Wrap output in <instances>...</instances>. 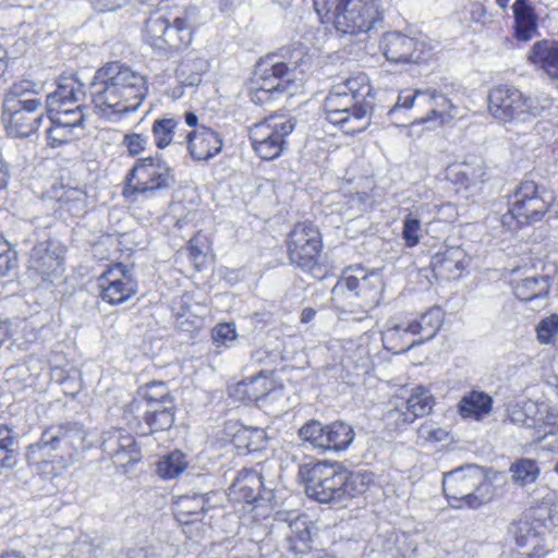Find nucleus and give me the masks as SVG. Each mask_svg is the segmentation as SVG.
<instances>
[{"instance_id":"nucleus-55","label":"nucleus","mask_w":558,"mask_h":558,"mask_svg":"<svg viewBox=\"0 0 558 558\" xmlns=\"http://www.w3.org/2000/svg\"><path fill=\"white\" fill-rule=\"evenodd\" d=\"M123 144L131 156H137L148 146V137L140 133L125 134Z\"/></svg>"},{"instance_id":"nucleus-46","label":"nucleus","mask_w":558,"mask_h":558,"mask_svg":"<svg viewBox=\"0 0 558 558\" xmlns=\"http://www.w3.org/2000/svg\"><path fill=\"white\" fill-rule=\"evenodd\" d=\"M211 338L217 349L234 345L238 333L233 323H221L211 330Z\"/></svg>"},{"instance_id":"nucleus-12","label":"nucleus","mask_w":558,"mask_h":558,"mask_svg":"<svg viewBox=\"0 0 558 558\" xmlns=\"http://www.w3.org/2000/svg\"><path fill=\"white\" fill-rule=\"evenodd\" d=\"M73 87H63L56 95H48L46 111L49 114L51 125L47 130V142L51 147H58L71 142L77 136L75 130L83 128L84 113L78 107L63 109L61 99L73 97Z\"/></svg>"},{"instance_id":"nucleus-29","label":"nucleus","mask_w":558,"mask_h":558,"mask_svg":"<svg viewBox=\"0 0 558 558\" xmlns=\"http://www.w3.org/2000/svg\"><path fill=\"white\" fill-rule=\"evenodd\" d=\"M282 391V387H275L274 380L266 372H260L255 376L245 378L231 388V396L245 402H259L277 396Z\"/></svg>"},{"instance_id":"nucleus-11","label":"nucleus","mask_w":558,"mask_h":558,"mask_svg":"<svg viewBox=\"0 0 558 558\" xmlns=\"http://www.w3.org/2000/svg\"><path fill=\"white\" fill-rule=\"evenodd\" d=\"M174 182L173 170L159 158L136 160L126 175L123 195L133 201L138 196L153 197L156 192L168 189Z\"/></svg>"},{"instance_id":"nucleus-21","label":"nucleus","mask_w":558,"mask_h":558,"mask_svg":"<svg viewBox=\"0 0 558 558\" xmlns=\"http://www.w3.org/2000/svg\"><path fill=\"white\" fill-rule=\"evenodd\" d=\"M458 84L444 80L437 87H429L424 97L434 104V108L417 124H426L428 129L449 123L458 114V107L452 104L450 96L458 90Z\"/></svg>"},{"instance_id":"nucleus-28","label":"nucleus","mask_w":558,"mask_h":558,"mask_svg":"<svg viewBox=\"0 0 558 558\" xmlns=\"http://www.w3.org/2000/svg\"><path fill=\"white\" fill-rule=\"evenodd\" d=\"M549 289V278L544 275L531 274L512 280L513 294L522 302L531 304L534 311L546 306Z\"/></svg>"},{"instance_id":"nucleus-16","label":"nucleus","mask_w":558,"mask_h":558,"mask_svg":"<svg viewBox=\"0 0 558 558\" xmlns=\"http://www.w3.org/2000/svg\"><path fill=\"white\" fill-rule=\"evenodd\" d=\"M323 240L318 228L312 222L296 223L289 234L288 254L292 264L315 275Z\"/></svg>"},{"instance_id":"nucleus-54","label":"nucleus","mask_w":558,"mask_h":558,"mask_svg":"<svg viewBox=\"0 0 558 558\" xmlns=\"http://www.w3.org/2000/svg\"><path fill=\"white\" fill-rule=\"evenodd\" d=\"M417 434L421 439L430 442L444 441L448 436L446 429L428 422H425L420 426Z\"/></svg>"},{"instance_id":"nucleus-1","label":"nucleus","mask_w":558,"mask_h":558,"mask_svg":"<svg viewBox=\"0 0 558 558\" xmlns=\"http://www.w3.org/2000/svg\"><path fill=\"white\" fill-rule=\"evenodd\" d=\"M146 90L145 77L120 62L98 69L89 85L95 111L112 121L137 110Z\"/></svg>"},{"instance_id":"nucleus-19","label":"nucleus","mask_w":558,"mask_h":558,"mask_svg":"<svg viewBox=\"0 0 558 558\" xmlns=\"http://www.w3.org/2000/svg\"><path fill=\"white\" fill-rule=\"evenodd\" d=\"M386 59L393 63H421L432 56V46L423 37L388 32L380 40Z\"/></svg>"},{"instance_id":"nucleus-23","label":"nucleus","mask_w":558,"mask_h":558,"mask_svg":"<svg viewBox=\"0 0 558 558\" xmlns=\"http://www.w3.org/2000/svg\"><path fill=\"white\" fill-rule=\"evenodd\" d=\"M447 178L458 187V192L463 191L466 197L472 196L480 193L487 181V167L482 157L471 156L461 162L450 165Z\"/></svg>"},{"instance_id":"nucleus-14","label":"nucleus","mask_w":558,"mask_h":558,"mask_svg":"<svg viewBox=\"0 0 558 558\" xmlns=\"http://www.w3.org/2000/svg\"><path fill=\"white\" fill-rule=\"evenodd\" d=\"M488 111L500 122L526 121L538 113L534 98L509 85H498L488 93Z\"/></svg>"},{"instance_id":"nucleus-63","label":"nucleus","mask_w":558,"mask_h":558,"mask_svg":"<svg viewBox=\"0 0 558 558\" xmlns=\"http://www.w3.org/2000/svg\"><path fill=\"white\" fill-rule=\"evenodd\" d=\"M315 314H316V312L313 308H311V307L304 308L301 314V322L302 323L311 322L315 317Z\"/></svg>"},{"instance_id":"nucleus-53","label":"nucleus","mask_w":558,"mask_h":558,"mask_svg":"<svg viewBox=\"0 0 558 558\" xmlns=\"http://www.w3.org/2000/svg\"><path fill=\"white\" fill-rule=\"evenodd\" d=\"M16 252L13 251L7 241L0 242V276H7L16 267Z\"/></svg>"},{"instance_id":"nucleus-8","label":"nucleus","mask_w":558,"mask_h":558,"mask_svg":"<svg viewBox=\"0 0 558 558\" xmlns=\"http://www.w3.org/2000/svg\"><path fill=\"white\" fill-rule=\"evenodd\" d=\"M199 25V11L194 5L186 7L172 20L150 16L145 25V40L157 51L180 52L192 44Z\"/></svg>"},{"instance_id":"nucleus-45","label":"nucleus","mask_w":558,"mask_h":558,"mask_svg":"<svg viewBox=\"0 0 558 558\" xmlns=\"http://www.w3.org/2000/svg\"><path fill=\"white\" fill-rule=\"evenodd\" d=\"M187 466L184 453L174 450L163 456L157 463V472L163 478H174L179 476Z\"/></svg>"},{"instance_id":"nucleus-3","label":"nucleus","mask_w":558,"mask_h":558,"mask_svg":"<svg viewBox=\"0 0 558 558\" xmlns=\"http://www.w3.org/2000/svg\"><path fill=\"white\" fill-rule=\"evenodd\" d=\"M311 56L303 48H295L288 62L260 60L251 78L254 102H264L275 95L286 93L293 96L302 87L304 73L311 65Z\"/></svg>"},{"instance_id":"nucleus-20","label":"nucleus","mask_w":558,"mask_h":558,"mask_svg":"<svg viewBox=\"0 0 558 558\" xmlns=\"http://www.w3.org/2000/svg\"><path fill=\"white\" fill-rule=\"evenodd\" d=\"M101 299L111 304H121L137 292V281L133 278L128 266L118 263L110 266L98 278Z\"/></svg>"},{"instance_id":"nucleus-41","label":"nucleus","mask_w":558,"mask_h":558,"mask_svg":"<svg viewBox=\"0 0 558 558\" xmlns=\"http://www.w3.org/2000/svg\"><path fill=\"white\" fill-rule=\"evenodd\" d=\"M7 383L16 390H24L36 384L34 361H24L7 368L4 373Z\"/></svg>"},{"instance_id":"nucleus-30","label":"nucleus","mask_w":558,"mask_h":558,"mask_svg":"<svg viewBox=\"0 0 558 558\" xmlns=\"http://www.w3.org/2000/svg\"><path fill=\"white\" fill-rule=\"evenodd\" d=\"M529 64L541 70L550 80L558 81V41L541 39L526 53Z\"/></svg>"},{"instance_id":"nucleus-22","label":"nucleus","mask_w":558,"mask_h":558,"mask_svg":"<svg viewBox=\"0 0 558 558\" xmlns=\"http://www.w3.org/2000/svg\"><path fill=\"white\" fill-rule=\"evenodd\" d=\"M556 416L548 411L545 404L535 402H525L521 408L512 410L510 420L514 424L521 425L527 429H532V437L535 441H541L558 433Z\"/></svg>"},{"instance_id":"nucleus-4","label":"nucleus","mask_w":558,"mask_h":558,"mask_svg":"<svg viewBox=\"0 0 558 558\" xmlns=\"http://www.w3.org/2000/svg\"><path fill=\"white\" fill-rule=\"evenodd\" d=\"M369 93L364 75L335 84L325 99L326 119L347 134L362 132L369 120L371 106L365 101Z\"/></svg>"},{"instance_id":"nucleus-5","label":"nucleus","mask_w":558,"mask_h":558,"mask_svg":"<svg viewBox=\"0 0 558 558\" xmlns=\"http://www.w3.org/2000/svg\"><path fill=\"white\" fill-rule=\"evenodd\" d=\"M384 282L379 271L360 265L348 267L332 289V300L342 302V312L353 314V320L368 317L381 300Z\"/></svg>"},{"instance_id":"nucleus-37","label":"nucleus","mask_w":558,"mask_h":558,"mask_svg":"<svg viewBox=\"0 0 558 558\" xmlns=\"http://www.w3.org/2000/svg\"><path fill=\"white\" fill-rule=\"evenodd\" d=\"M514 34L520 41L530 40L537 33V16L527 0H517L513 5Z\"/></svg>"},{"instance_id":"nucleus-48","label":"nucleus","mask_w":558,"mask_h":558,"mask_svg":"<svg viewBox=\"0 0 558 558\" xmlns=\"http://www.w3.org/2000/svg\"><path fill=\"white\" fill-rule=\"evenodd\" d=\"M402 239L407 247H414L420 243L422 238V221L409 216L408 214L402 221Z\"/></svg>"},{"instance_id":"nucleus-64","label":"nucleus","mask_w":558,"mask_h":558,"mask_svg":"<svg viewBox=\"0 0 558 558\" xmlns=\"http://www.w3.org/2000/svg\"><path fill=\"white\" fill-rule=\"evenodd\" d=\"M147 411H146V414H155V413H158V412H162V409H163V404L161 402H153V403H147Z\"/></svg>"},{"instance_id":"nucleus-56","label":"nucleus","mask_w":558,"mask_h":558,"mask_svg":"<svg viewBox=\"0 0 558 558\" xmlns=\"http://www.w3.org/2000/svg\"><path fill=\"white\" fill-rule=\"evenodd\" d=\"M94 8L100 12L114 11L124 5L128 0H90Z\"/></svg>"},{"instance_id":"nucleus-40","label":"nucleus","mask_w":558,"mask_h":558,"mask_svg":"<svg viewBox=\"0 0 558 558\" xmlns=\"http://www.w3.org/2000/svg\"><path fill=\"white\" fill-rule=\"evenodd\" d=\"M56 198L60 208L72 216H81L86 211L87 194L80 186H62L60 192H56Z\"/></svg>"},{"instance_id":"nucleus-33","label":"nucleus","mask_w":558,"mask_h":558,"mask_svg":"<svg viewBox=\"0 0 558 558\" xmlns=\"http://www.w3.org/2000/svg\"><path fill=\"white\" fill-rule=\"evenodd\" d=\"M434 405V398L430 391L422 386H417L407 399L404 410L390 412L391 416H397V425L413 423L417 417H422L430 412Z\"/></svg>"},{"instance_id":"nucleus-42","label":"nucleus","mask_w":558,"mask_h":558,"mask_svg":"<svg viewBox=\"0 0 558 558\" xmlns=\"http://www.w3.org/2000/svg\"><path fill=\"white\" fill-rule=\"evenodd\" d=\"M179 121L173 118L156 119L151 125L153 140L158 149L175 143Z\"/></svg>"},{"instance_id":"nucleus-59","label":"nucleus","mask_w":558,"mask_h":558,"mask_svg":"<svg viewBox=\"0 0 558 558\" xmlns=\"http://www.w3.org/2000/svg\"><path fill=\"white\" fill-rule=\"evenodd\" d=\"M1 456H2V458H1L0 468L11 469L16 464V457L13 453L12 448L3 449V453Z\"/></svg>"},{"instance_id":"nucleus-39","label":"nucleus","mask_w":558,"mask_h":558,"mask_svg":"<svg viewBox=\"0 0 558 558\" xmlns=\"http://www.w3.org/2000/svg\"><path fill=\"white\" fill-rule=\"evenodd\" d=\"M493 399L483 391H471L459 403V413L464 418L481 421L492 411Z\"/></svg>"},{"instance_id":"nucleus-13","label":"nucleus","mask_w":558,"mask_h":558,"mask_svg":"<svg viewBox=\"0 0 558 558\" xmlns=\"http://www.w3.org/2000/svg\"><path fill=\"white\" fill-rule=\"evenodd\" d=\"M294 128V119L282 114L269 116L253 124L250 128V140L254 151L264 160L278 158Z\"/></svg>"},{"instance_id":"nucleus-50","label":"nucleus","mask_w":558,"mask_h":558,"mask_svg":"<svg viewBox=\"0 0 558 558\" xmlns=\"http://www.w3.org/2000/svg\"><path fill=\"white\" fill-rule=\"evenodd\" d=\"M558 333V315L553 314L543 318L536 326V335L538 342L549 344Z\"/></svg>"},{"instance_id":"nucleus-7","label":"nucleus","mask_w":558,"mask_h":558,"mask_svg":"<svg viewBox=\"0 0 558 558\" xmlns=\"http://www.w3.org/2000/svg\"><path fill=\"white\" fill-rule=\"evenodd\" d=\"M36 87V83L22 80L4 94L2 121L10 136L29 137L38 131L45 109L41 99L34 96Z\"/></svg>"},{"instance_id":"nucleus-9","label":"nucleus","mask_w":558,"mask_h":558,"mask_svg":"<svg viewBox=\"0 0 558 558\" xmlns=\"http://www.w3.org/2000/svg\"><path fill=\"white\" fill-rule=\"evenodd\" d=\"M322 19L332 14L335 26L344 34L368 32L380 20L378 0H313Z\"/></svg>"},{"instance_id":"nucleus-15","label":"nucleus","mask_w":558,"mask_h":558,"mask_svg":"<svg viewBox=\"0 0 558 558\" xmlns=\"http://www.w3.org/2000/svg\"><path fill=\"white\" fill-rule=\"evenodd\" d=\"M554 202L553 191L527 180L515 190L508 214L520 225L536 222L548 211Z\"/></svg>"},{"instance_id":"nucleus-32","label":"nucleus","mask_w":558,"mask_h":558,"mask_svg":"<svg viewBox=\"0 0 558 558\" xmlns=\"http://www.w3.org/2000/svg\"><path fill=\"white\" fill-rule=\"evenodd\" d=\"M430 265L436 277L446 280L457 279L466 268L468 257L459 246L447 247L433 256Z\"/></svg>"},{"instance_id":"nucleus-43","label":"nucleus","mask_w":558,"mask_h":558,"mask_svg":"<svg viewBox=\"0 0 558 558\" xmlns=\"http://www.w3.org/2000/svg\"><path fill=\"white\" fill-rule=\"evenodd\" d=\"M417 97H424V92L417 89L415 92H401L397 98L395 106L388 111L389 119L395 125H407V112L413 107Z\"/></svg>"},{"instance_id":"nucleus-26","label":"nucleus","mask_w":558,"mask_h":558,"mask_svg":"<svg viewBox=\"0 0 558 558\" xmlns=\"http://www.w3.org/2000/svg\"><path fill=\"white\" fill-rule=\"evenodd\" d=\"M186 143L187 150L194 160L207 161L217 156L223 146L221 135L213 129L201 125L189 132L178 143Z\"/></svg>"},{"instance_id":"nucleus-6","label":"nucleus","mask_w":558,"mask_h":558,"mask_svg":"<svg viewBox=\"0 0 558 558\" xmlns=\"http://www.w3.org/2000/svg\"><path fill=\"white\" fill-rule=\"evenodd\" d=\"M299 475L310 498L319 502H330L348 495L354 497L364 492V481L360 473L350 474L339 463L317 462L300 466Z\"/></svg>"},{"instance_id":"nucleus-18","label":"nucleus","mask_w":558,"mask_h":558,"mask_svg":"<svg viewBox=\"0 0 558 558\" xmlns=\"http://www.w3.org/2000/svg\"><path fill=\"white\" fill-rule=\"evenodd\" d=\"M63 246L53 240L37 243L31 251L27 274L37 284L51 283L59 279L63 271Z\"/></svg>"},{"instance_id":"nucleus-58","label":"nucleus","mask_w":558,"mask_h":558,"mask_svg":"<svg viewBox=\"0 0 558 558\" xmlns=\"http://www.w3.org/2000/svg\"><path fill=\"white\" fill-rule=\"evenodd\" d=\"M187 251H189V257L196 265L198 263H202L203 259L205 258V255L203 254L202 250L198 247L197 239H195V238H193L189 241Z\"/></svg>"},{"instance_id":"nucleus-17","label":"nucleus","mask_w":558,"mask_h":558,"mask_svg":"<svg viewBox=\"0 0 558 558\" xmlns=\"http://www.w3.org/2000/svg\"><path fill=\"white\" fill-rule=\"evenodd\" d=\"M299 437L322 451H342L352 444L355 433L342 421L323 425L317 420H310L299 429Z\"/></svg>"},{"instance_id":"nucleus-27","label":"nucleus","mask_w":558,"mask_h":558,"mask_svg":"<svg viewBox=\"0 0 558 558\" xmlns=\"http://www.w3.org/2000/svg\"><path fill=\"white\" fill-rule=\"evenodd\" d=\"M104 451L118 468L126 469L141 460V452L132 435L121 429L110 432L102 441Z\"/></svg>"},{"instance_id":"nucleus-47","label":"nucleus","mask_w":558,"mask_h":558,"mask_svg":"<svg viewBox=\"0 0 558 558\" xmlns=\"http://www.w3.org/2000/svg\"><path fill=\"white\" fill-rule=\"evenodd\" d=\"M144 398L147 403L161 402L168 409H174V401L169 393L167 386L159 383H150L145 387Z\"/></svg>"},{"instance_id":"nucleus-49","label":"nucleus","mask_w":558,"mask_h":558,"mask_svg":"<svg viewBox=\"0 0 558 558\" xmlns=\"http://www.w3.org/2000/svg\"><path fill=\"white\" fill-rule=\"evenodd\" d=\"M145 422L150 427V433L168 429L174 422V409L163 407L162 412L145 414Z\"/></svg>"},{"instance_id":"nucleus-31","label":"nucleus","mask_w":558,"mask_h":558,"mask_svg":"<svg viewBox=\"0 0 558 558\" xmlns=\"http://www.w3.org/2000/svg\"><path fill=\"white\" fill-rule=\"evenodd\" d=\"M262 488V475L254 470H243L229 487L228 497L233 502L253 505L263 499Z\"/></svg>"},{"instance_id":"nucleus-2","label":"nucleus","mask_w":558,"mask_h":558,"mask_svg":"<svg viewBox=\"0 0 558 558\" xmlns=\"http://www.w3.org/2000/svg\"><path fill=\"white\" fill-rule=\"evenodd\" d=\"M85 438L86 433L77 423L51 425L27 447V463L44 480H53L74 462Z\"/></svg>"},{"instance_id":"nucleus-62","label":"nucleus","mask_w":558,"mask_h":558,"mask_svg":"<svg viewBox=\"0 0 558 558\" xmlns=\"http://www.w3.org/2000/svg\"><path fill=\"white\" fill-rule=\"evenodd\" d=\"M184 121L191 128H195V129L198 128L197 126L198 118H197V116L194 112H185L184 113Z\"/></svg>"},{"instance_id":"nucleus-36","label":"nucleus","mask_w":558,"mask_h":558,"mask_svg":"<svg viewBox=\"0 0 558 558\" xmlns=\"http://www.w3.org/2000/svg\"><path fill=\"white\" fill-rule=\"evenodd\" d=\"M442 324V312L439 307H432L420 317L408 323L404 335L417 336L422 343L435 337Z\"/></svg>"},{"instance_id":"nucleus-44","label":"nucleus","mask_w":558,"mask_h":558,"mask_svg":"<svg viewBox=\"0 0 558 558\" xmlns=\"http://www.w3.org/2000/svg\"><path fill=\"white\" fill-rule=\"evenodd\" d=\"M512 481L519 486L534 483L541 473L537 462L532 459H520L511 464Z\"/></svg>"},{"instance_id":"nucleus-38","label":"nucleus","mask_w":558,"mask_h":558,"mask_svg":"<svg viewBox=\"0 0 558 558\" xmlns=\"http://www.w3.org/2000/svg\"><path fill=\"white\" fill-rule=\"evenodd\" d=\"M404 327L393 320L387 322L386 328L381 331L385 349L398 354L422 344V340L410 339L412 335H404Z\"/></svg>"},{"instance_id":"nucleus-25","label":"nucleus","mask_w":558,"mask_h":558,"mask_svg":"<svg viewBox=\"0 0 558 558\" xmlns=\"http://www.w3.org/2000/svg\"><path fill=\"white\" fill-rule=\"evenodd\" d=\"M222 494L217 490L180 496L175 501V517L181 524L202 521L205 513L219 507Z\"/></svg>"},{"instance_id":"nucleus-34","label":"nucleus","mask_w":558,"mask_h":558,"mask_svg":"<svg viewBox=\"0 0 558 558\" xmlns=\"http://www.w3.org/2000/svg\"><path fill=\"white\" fill-rule=\"evenodd\" d=\"M278 521H284L289 524L290 533L287 538L290 543V549L295 553H305L310 548L311 530L306 517H301L295 512H278Z\"/></svg>"},{"instance_id":"nucleus-35","label":"nucleus","mask_w":558,"mask_h":558,"mask_svg":"<svg viewBox=\"0 0 558 558\" xmlns=\"http://www.w3.org/2000/svg\"><path fill=\"white\" fill-rule=\"evenodd\" d=\"M209 70V62L197 51L187 52L179 63L175 74L183 86H198L204 74Z\"/></svg>"},{"instance_id":"nucleus-24","label":"nucleus","mask_w":558,"mask_h":558,"mask_svg":"<svg viewBox=\"0 0 558 558\" xmlns=\"http://www.w3.org/2000/svg\"><path fill=\"white\" fill-rule=\"evenodd\" d=\"M509 532L513 541L511 558H544L547 554L543 533L533 523L520 520Z\"/></svg>"},{"instance_id":"nucleus-61","label":"nucleus","mask_w":558,"mask_h":558,"mask_svg":"<svg viewBox=\"0 0 558 558\" xmlns=\"http://www.w3.org/2000/svg\"><path fill=\"white\" fill-rule=\"evenodd\" d=\"M10 173L8 166L0 159V190L8 185Z\"/></svg>"},{"instance_id":"nucleus-60","label":"nucleus","mask_w":558,"mask_h":558,"mask_svg":"<svg viewBox=\"0 0 558 558\" xmlns=\"http://www.w3.org/2000/svg\"><path fill=\"white\" fill-rule=\"evenodd\" d=\"M404 544L407 546V551L403 553L404 558H415L416 551H417V544L414 539L407 537L404 541Z\"/></svg>"},{"instance_id":"nucleus-52","label":"nucleus","mask_w":558,"mask_h":558,"mask_svg":"<svg viewBox=\"0 0 558 558\" xmlns=\"http://www.w3.org/2000/svg\"><path fill=\"white\" fill-rule=\"evenodd\" d=\"M63 87H73V92L75 93V95L73 97H68L65 99H61L63 109H74L75 107H78L80 110L82 111L81 105L78 102L85 97L83 84H81L80 82H77L73 78L65 80V82L62 84H59L58 88L50 95H56Z\"/></svg>"},{"instance_id":"nucleus-51","label":"nucleus","mask_w":558,"mask_h":558,"mask_svg":"<svg viewBox=\"0 0 558 558\" xmlns=\"http://www.w3.org/2000/svg\"><path fill=\"white\" fill-rule=\"evenodd\" d=\"M439 210V206L432 202H421L415 205L411 209H409L408 215L422 221L423 223L430 225L437 216Z\"/></svg>"},{"instance_id":"nucleus-10","label":"nucleus","mask_w":558,"mask_h":558,"mask_svg":"<svg viewBox=\"0 0 558 558\" xmlns=\"http://www.w3.org/2000/svg\"><path fill=\"white\" fill-rule=\"evenodd\" d=\"M442 489L447 499L458 502L451 504L457 508L461 502L477 508L488 502L494 493L492 483L477 465H466L445 474Z\"/></svg>"},{"instance_id":"nucleus-57","label":"nucleus","mask_w":558,"mask_h":558,"mask_svg":"<svg viewBox=\"0 0 558 558\" xmlns=\"http://www.w3.org/2000/svg\"><path fill=\"white\" fill-rule=\"evenodd\" d=\"M15 444L14 433L7 425H0V447L4 449L13 448Z\"/></svg>"}]
</instances>
